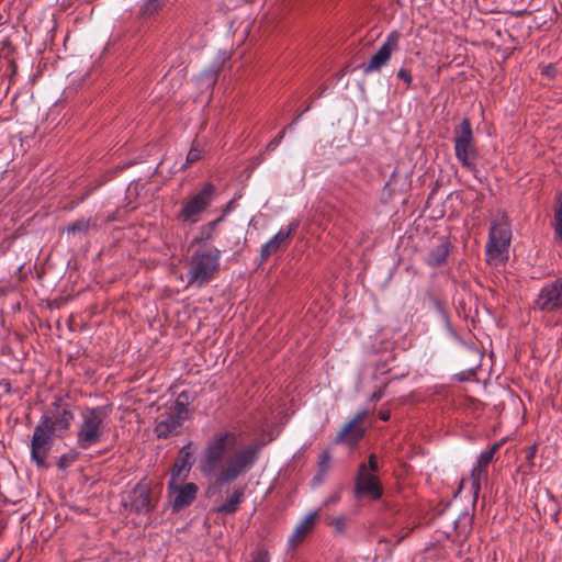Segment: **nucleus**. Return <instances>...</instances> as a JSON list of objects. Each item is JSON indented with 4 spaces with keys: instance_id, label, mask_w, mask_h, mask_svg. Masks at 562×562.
Instances as JSON below:
<instances>
[{
    "instance_id": "1",
    "label": "nucleus",
    "mask_w": 562,
    "mask_h": 562,
    "mask_svg": "<svg viewBox=\"0 0 562 562\" xmlns=\"http://www.w3.org/2000/svg\"><path fill=\"white\" fill-rule=\"evenodd\" d=\"M237 435L218 431L206 442L199 463L203 476L221 488L248 473L259 460L262 443L254 441L236 448Z\"/></svg>"
},
{
    "instance_id": "2",
    "label": "nucleus",
    "mask_w": 562,
    "mask_h": 562,
    "mask_svg": "<svg viewBox=\"0 0 562 562\" xmlns=\"http://www.w3.org/2000/svg\"><path fill=\"white\" fill-rule=\"evenodd\" d=\"M111 405L85 407L80 413V424L77 430L78 448L87 450L102 441L108 432Z\"/></svg>"
},
{
    "instance_id": "3",
    "label": "nucleus",
    "mask_w": 562,
    "mask_h": 562,
    "mask_svg": "<svg viewBox=\"0 0 562 562\" xmlns=\"http://www.w3.org/2000/svg\"><path fill=\"white\" fill-rule=\"evenodd\" d=\"M221 262V251L216 247H199L188 259L187 280L189 285L204 286L215 279Z\"/></svg>"
},
{
    "instance_id": "4",
    "label": "nucleus",
    "mask_w": 562,
    "mask_h": 562,
    "mask_svg": "<svg viewBox=\"0 0 562 562\" xmlns=\"http://www.w3.org/2000/svg\"><path fill=\"white\" fill-rule=\"evenodd\" d=\"M454 154L461 166L472 173L477 170L479 153L475 146L472 125L469 119H463L462 122L454 128Z\"/></svg>"
},
{
    "instance_id": "5",
    "label": "nucleus",
    "mask_w": 562,
    "mask_h": 562,
    "mask_svg": "<svg viewBox=\"0 0 562 562\" xmlns=\"http://www.w3.org/2000/svg\"><path fill=\"white\" fill-rule=\"evenodd\" d=\"M188 416L187 405L178 398L156 417L155 435L159 439L178 436Z\"/></svg>"
},
{
    "instance_id": "6",
    "label": "nucleus",
    "mask_w": 562,
    "mask_h": 562,
    "mask_svg": "<svg viewBox=\"0 0 562 562\" xmlns=\"http://www.w3.org/2000/svg\"><path fill=\"white\" fill-rule=\"evenodd\" d=\"M214 193V184L205 183L198 193L182 202L177 216L178 220L186 224L196 223L200 215L205 212L212 203Z\"/></svg>"
},
{
    "instance_id": "7",
    "label": "nucleus",
    "mask_w": 562,
    "mask_h": 562,
    "mask_svg": "<svg viewBox=\"0 0 562 562\" xmlns=\"http://www.w3.org/2000/svg\"><path fill=\"white\" fill-rule=\"evenodd\" d=\"M49 424L47 419H40L31 439V459L40 468L46 467V458L53 448L54 439L60 436L49 429Z\"/></svg>"
},
{
    "instance_id": "8",
    "label": "nucleus",
    "mask_w": 562,
    "mask_h": 562,
    "mask_svg": "<svg viewBox=\"0 0 562 562\" xmlns=\"http://www.w3.org/2000/svg\"><path fill=\"white\" fill-rule=\"evenodd\" d=\"M512 240V231L505 217L492 223L486 244L487 261L498 260L506 254Z\"/></svg>"
},
{
    "instance_id": "9",
    "label": "nucleus",
    "mask_w": 562,
    "mask_h": 562,
    "mask_svg": "<svg viewBox=\"0 0 562 562\" xmlns=\"http://www.w3.org/2000/svg\"><path fill=\"white\" fill-rule=\"evenodd\" d=\"M533 307L546 314L562 311V276L541 286L533 301Z\"/></svg>"
},
{
    "instance_id": "10",
    "label": "nucleus",
    "mask_w": 562,
    "mask_h": 562,
    "mask_svg": "<svg viewBox=\"0 0 562 562\" xmlns=\"http://www.w3.org/2000/svg\"><path fill=\"white\" fill-rule=\"evenodd\" d=\"M158 503V495L155 494L151 483L145 480L138 482L130 493L131 510L137 514H150Z\"/></svg>"
},
{
    "instance_id": "11",
    "label": "nucleus",
    "mask_w": 562,
    "mask_h": 562,
    "mask_svg": "<svg viewBox=\"0 0 562 562\" xmlns=\"http://www.w3.org/2000/svg\"><path fill=\"white\" fill-rule=\"evenodd\" d=\"M402 35L398 31H392L379 48V50L371 57L369 63L363 66L366 75L379 72L386 66L392 57V54L400 48V40Z\"/></svg>"
},
{
    "instance_id": "12",
    "label": "nucleus",
    "mask_w": 562,
    "mask_h": 562,
    "mask_svg": "<svg viewBox=\"0 0 562 562\" xmlns=\"http://www.w3.org/2000/svg\"><path fill=\"white\" fill-rule=\"evenodd\" d=\"M383 488L379 477L368 472L367 463H360L355 482L357 498L369 497L373 501L382 496Z\"/></svg>"
},
{
    "instance_id": "13",
    "label": "nucleus",
    "mask_w": 562,
    "mask_h": 562,
    "mask_svg": "<svg viewBox=\"0 0 562 562\" xmlns=\"http://www.w3.org/2000/svg\"><path fill=\"white\" fill-rule=\"evenodd\" d=\"M501 442L494 443L490 449L482 451L476 460L475 465L471 471V492L473 494V499L476 502L482 482L487 481V467L492 462L495 453L501 448Z\"/></svg>"
},
{
    "instance_id": "14",
    "label": "nucleus",
    "mask_w": 562,
    "mask_h": 562,
    "mask_svg": "<svg viewBox=\"0 0 562 562\" xmlns=\"http://www.w3.org/2000/svg\"><path fill=\"white\" fill-rule=\"evenodd\" d=\"M181 480H170L168 483L169 498L173 512L188 507L196 497L198 486L194 483L180 484Z\"/></svg>"
},
{
    "instance_id": "15",
    "label": "nucleus",
    "mask_w": 562,
    "mask_h": 562,
    "mask_svg": "<svg viewBox=\"0 0 562 562\" xmlns=\"http://www.w3.org/2000/svg\"><path fill=\"white\" fill-rule=\"evenodd\" d=\"M366 412H359L352 419H350L335 438L336 443H346L355 447L364 436L366 428L363 427Z\"/></svg>"
},
{
    "instance_id": "16",
    "label": "nucleus",
    "mask_w": 562,
    "mask_h": 562,
    "mask_svg": "<svg viewBox=\"0 0 562 562\" xmlns=\"http://www.w3.org/2000/svg\"><path fill=\"white\" fill-rule=\"evenodd\" d=\"M297 226V223H291L286 228H281L272 238H270L265 245H262L260 251L261 261H266L271 255L276 254L282 246H286Z\"/></svg>"
},
{
    "instance_id": "17",
    "label": "nucleus",
    "mask_w": 562,
    "mask_h": 562,
    "mask_svg": "<svg viewBox=\"0 0 562 562\" xmlns=\"http://www.w3.org/2000/svg\"><path fill=\"white\" fill-rule=\"evenodd\" d=\"M74 417V413L70 409L56 404V409L52 415H43L41 419L49 420L50 424L48 426H52L49 429L57 435V432H65L70 428Z\"/></svg>"
},
{
    "instance_id": "18",
    "label": "nucleus",
    "mask_w": 562,
    "mask_h": 562,
    "mask_svg": "<svg viewBox=\"0 0 562 562\" xmlns=\"http://www.w3.org/2000/svg\"><path fill=\"white\" fill-rule=\"evenodd\" d=\"M317 512L308 514L293 530L288 539V546L290 549L299 547L313 530L316 524Z\"/></svg>"
},
{
    "instance_id": "19",
    "label": "nucleus",
    "mask_w": 562,
    "mask_h": 562,
    "mask_svg": "<svg viewBox=\"0 0 562 562\" xmlns=\"http://www.w3.org/2000/svg\"><path fill=\"white\" fill-rule=\"evenodd\" d=\"M191 443L183 446L173 463L170 480H183L192 465Z\"/></svg>"
},
{
    "instance_id": "20",
    "label": "nucleus",
    "mask_w": 562,
    "mask_h": 562,
    "mask_svg": "<svg viewBox=\"0 0 562 562\" xmlns=\"http://www.w3.org/2000/svg\"><path fill=\"white\" fill-rule=\"evenodd\" d=\"M245 496V488L238 487L233 491L228 498L220 505L215 512L217 514L233 515L238 510L239 504L243 502Z\"/></svg>"
},
{
    "instance_id": "21",
    "label": "nucleus",
    "mask_w": 562,
    "mask_h": 562,
    "mask_svg": "<svg viewBox=\"0 0 562 562\" xmlns=\"http://www.w3.org/2000/svg\"><path fill=\"white\" fill-rule=\"evenodd\" d=\"M222 221L223 216L201 226L199 235L193 238L191 246L199 245V247H207L206 244L213 240L216 233V227Z\"/></svg>"
},
{
    "instance_id": "22",
    "label": "nucleus",
    "mask_w": 562,
    "mask_h": 562,
    "mask_svg": "<svg viewBox=\"0 0 562 562\" xmlns=\"http://www.w3.org/2000/svg\"><path fill=\"white\" fill-rule=\"evenodd\" d=\"M449 255V246L445 240H440L439 244L434 246L426 259V262L431 267H439L445 263Z\"/></svg>"
},
{
    "instance_id": "23",
    "label": "nucleus",
    "mask_w": 562,
    "mask_h": 562,
    "mask_svg": "<svg viewBox=\"0 0 562 562\" xmlns=\"http://www.w3.org/2000/svg\"><path fill=\"white\" fill-rule=\"evenodd\" d=\"M95 226V222L92 221L91 218H79L72 223H70L68 226H67V232L68 234H72L74 236L76 235H86L90 228L94 227Z\"/></svg>"
},
{
    "instance_id": "24",
    "label": "nucleus",
    "mask_w": 562,
    "mask_h": 562,
    "mask_svg": "<svg viewBox=\"0 0 562 562\" xmlns=\"http://www.w3.org/2000/svg\"><path fill=\"white\" fill-rule=\"evenodd\" d=\"M167 2V0H144L140 8L143 16H151L157 13Z\"/></svg>"
},
{
    "instance_id": "25",
    "label": "nucleus",
    "mask_w": 562,
    "mask_h": 562,
    "mask_svg": "<svg viewBox=\"0 0 562 562\" xmlns=\"http://www.w3.org/2000/svg\"><path fill=\"white\" fill-rule=\"evenodd\" d=\"M80 456V452L77 451V450H69L68 452L64 453L63 456H60L59 460H58V468L59 469H67L68 467H70L75 461L78 460Z\"/></svg>"
},
{
    "instance_id": "26",
    "label": "nucleus",
    "mask_w": 562,
    "mask_h": 562,
    "mask_svg": "<svg viewBox=\"0 0 562 562\" xmlns=\"http://www.w3.org/2000/svg\"><path fill=\"white\" fill-rule=\"evenodd\" d=\"M218 69H207L200 75V80L205 86H213L217 79Z\"/></svg>"
},
{
    "instance_id": "27",
    "label": "nucleus",
    "mask_w": 562,
    "mask_h": 562,
    "mask_svg": "<svg viewBox=\"0 0 562 562\" xmlns=\"http://www.w3.org/2000/svg\"><path fill=\"white\" fill-rule=\"evenodd\" d=\"M285 132H286V127H284L282 131H280L278 133V135L272 138L266 146V150H269V151H273L277 149V147L280 145V143L282 142V139L284 138L285 136Z\"/></svg>"
},
{
    "instance_id": "28",
    "label": "nucleus",
    "mask_w": 562,
    "mask_h": 562,
    "mask_svg": "<svg viewBox=\"0 0 562 562\" xmlns=\"http://www.w3.org/2000/svg\"><path fill=\"white\" fill-rule=\"evenodd\" d=\"M201 158V149L198 147L196 143H193L191 149L189 150L187 155V164H193L200 160Z\"/></svg>"
},
{
    "instance_id": "29",
    "label": "nucleus",
    "mask_w": 562,
    "mask_h": 562,
    "mask_svg": "<svg viewBox=\"0 0 562 562\" xmlns=\"http://www.w3.org/2000/svg\"><path fill=\"white\" fill-rule=\"evenodd\" d=\"M330 524L334 526L335 530L338 533H342L345 531V528H346L345 517H342V516L335 517V518H333Z\"/></svg>"
},
{
    "instance_id": "30",
    "label": "nucleus",
    "mask_w": 562,
    "mask_h": 562,
    "mask_svg": "<svg viewBox=\"0 0 562 562\" xmlns=\"http://www.w3.org/2000/svg\"><path fill=\"white\" fill-rule=\"evenodd\" d=\"M397 78L403 80L407 87H409L412 85V75L409 72V70L405 69V68H402L397 71Z\"/></svg>"
},
{
    "instance_id": "31",
    "label": "nucleus",
    "mask_w": 562,
    "mask_h": 562,
    "mask_svg": "<svg viewBox=\"0 0 562 562\" xmlns=\"http://www.w3.org/2000/svg\"><path fill=\"white\" fill-rule=\"evenodd\" d=\"M367 468H368V472L369 471H371V472L379 471V464H378V459H376L375 454L372 453L369 456Z\"/></svg>"
},
{
    "instance_id": "32",
    "label": "nucleus",
    "mask_w": 562,
    "mask_h": 562,
    "mask_svg": "<svg viewBox=\"0 0 562 562\" xmlns=\"http://www.w3.org/2000/svg\"><path fill=\"white\" fill-rule=\"evenodd\" d=\"M252 562H270L269 553L266 550L258 551L254 555Z\"/></svg>"
},
{
    "instance_id": "33",
    "label": "nucleus",
    "mask_w": 562,
    "mask_h": 562,
    "mask_svg": "<svg viewBox=\"0 0 562 562\" xmlns=\"http://www.w3.org/2000/svg\"><path fill=\"white\" fill-rule=\"evenodd\" d=\"M525 452H526V460L529 463H532V461L536 457V453H537V445H532V446L528 447Z\"/></svg>"
},
{
    "instance_id": "34",
    "label": "nucleus",
    "mask_w": 562,
    "mask_h": 562,
    "mask_svg": "<svg viewBox=\"0 0 562 562\" xmlns=\"http://www.w3.org/2000/svg\"><path fill=\"white\" fill-rule=\"evenodd\" d=\"M379 417H380V419L386 422L390 419L391 414L387 411H385V412L381 411V412H379Z\"/></svg>"
},
{
    "instance_id": "35",
    "label": "nucleus",
    "mask_w": 562,
    "mask_h": 562,
    "mask_svg": "<svg viewBox=\"0 0 562 562\" xmlns=\"http://www.w3.org/2000/svg\"><path fill=\"white\" fill-rule=\"evenodd\" d=\"M338 499H339V496H334V497H331L328 502H333V503H335V502H337Z\"/></svg>"
},
{
    "instance_id": "36",
    "label": "nucleus",
    "mask_w": 562,
    "mask_h": 562,
    "mask_svg": "<svg viewBox=\"0 0 562 562\" xmlns=\"http://www.w3.org/2000/svg\"><path fill=\"white\" fill-rule=\"evenodd\" d=\"M327 459H328V457L326 454H324L322 463H325L327 461Z\"/></svg>"
},
{
    "instance_id": "37",
    "label": "nucleus",
    "mask_w": 562,
    "mask_h": 562,
    "mask_svg": "<svg viewBox=\"0 0 562 562\" xmlns=\"http://www.w3.org/2000/svg\"><path fill=\"white\" fill-rule=\"evenodd\" d=\"M373 397L374 398H380V395L379 394H374Z\"/></svg>"
},
{
    "instance_id": "38",
    "label": "nucleus",
    "mask_w": 562,
    "mask_h": 562,
    "mask_svg": "<svg viewBox=\"0 0 562 562\" xmlns=\"http://www.w3.org/2000/svg\"><path fill=\"white\" fill-rule=\"evenodd\" d=\"M463 484H464V480H462V481H461V486H460V488H462V487H463Z\"/></svg>"
}]
</instances>
